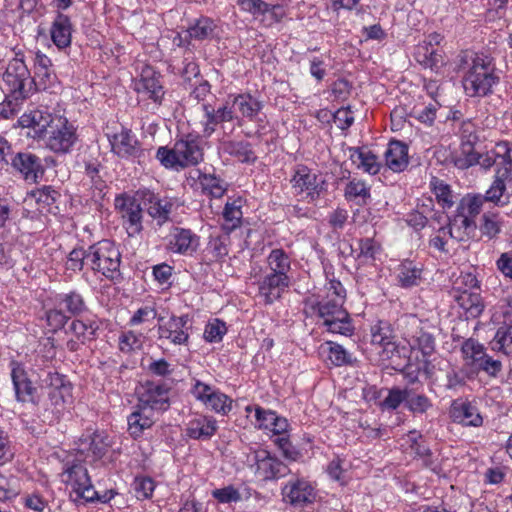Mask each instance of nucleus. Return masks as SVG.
Here are the masks:
<instances>
[{"mask_svg": "<svg viewBox=\"0 0 512 512\" xmlns=\"http://www.w3.org/2000/svg\"><path fill=\"white\" fill-rule=\"evenodd\" d=\"M90 267L113 282H120L123 276L120 271L121 253L118 247L109 240H102L90 246Z\"/></svg>", "mask_w": 512, "mask_h": 512, "instance_id": "7ed1b4c3", "label": "nucleus"}, {"mask_svg": "<svg viewBox=\"0 0 512 512\" xmlns=\"http://www.w3.org/2000/svg\"><path fill=\"white\" fill-rule=\"evenodd\" d=\"M407 389L392 388L388 391V395L380 403L383 410H396L401 403L406 404Z\"/></svg>", "mask_w": 512, "mask_h": 512, "instance_id": "052dcab7", "label": "nucleus"}, {"mask_svg": "<svg viewBox=\"0 0 512 512\" xmlns=\"http://www.w3.org/2000/svg\"><path fill=\"white\" fill-rule=\"evenodd\" d=\"M175 145L183 163L182 168L197 165L203 160L202 136L189 133L177 140Z\"/></svg>", "mask_w": 512, "mask_h": 512, "instance_id": "6ab92c4d", "label": "nucleus"}, {"mask_svg": "<svg viewBox=\"0 0 512 512\" xmlns=\"http://www.w3.org/2000/svg\"><path fill=\"white\" fill-rule=\"evenodd\" d=\"M267 262L270 268V273L287 275L290 270V259L288 255L282 249H273L268 258Z\"/></svg>", "mask_w": 512, "mask_h": 512, "instance_id": "09e8293b", "label": "nucleus"}, {"mask_svg": "<svg viewBox=\"0 0 512 512\" xmlns=\"http://www.w3.org/2000/svg\"><path fill=\"white\" fill-rule=\"evenodd\" d=\"M224 153L238 158L242 163H255L257 156L255 155L252 145L247 141H226L223 143Z\"/></svg>", "mask_w": 512, "mask_h": 512, "instance_id": "c9c22d12", "label": "nucleus"}, {"mask_svg": "<svg viewBox=\"0 0 512 512\" xmlns=\"http://www.w3.org/2000/svg\"><path fill=\"white\" fill-rule=\"evenodd\" d=\"M394 338L392 325L387 321L380 320L371 327V343L373 345L384 348V346H388V343H395Z\"/></svg>", "mask_w": 512, "mask_h": 512, "instance_id": "37998d69", "label": "nucleus"}, {"mask_svg": "<svg viewBox=\"0 0 512 512\" xmlns=\"http://www.w3.org/2000/svg\"><path fill=\"white\" fill-rule=\"evenodd\" d=\"M233 106L238 109L243 117L253 120L261 111L263 104L250 93H242L233 98Z\"/></svg>", "mask_w": 512, "mask_h": 512, "instance_id": "e433bc0d", "label": "nucleus"}, {"mask_svg": "<svg viewBox=\"0 0 512 512\" xmlns=\"http://www.w3.org/2000/svg\"><path fill=\"white\" fill-rule=\"evenodd\" d=\"M403 323V335L410 348L421 351L423 356L432 355L436 346V326L429 320L420 319L416 315L406 316Z\"/></svg>", "mask_w": 512, "mask_h": 512, "instance_id": "20e7f679", "label": "nucleus"}, {"mask_svg": "<svg viewBox=\"0 0 512 512\" xmlns=\"http://www.w3.org/2000/svg\"><path fill=\"white\" fill-rule=\"evenodd\" d=\"M226 332L227 327L225 322L219 319H214L206 325L204 330V339L211 343L220 342Z\"/></svg>", "mask_w": 512, "mask_h": 512, "instance_id": "0e129e2a", "label": "nucleus"}, {"mask_svg": "<svg viewBox=\"0 0 512 512\" xmlns=\"http://www.w3.org/2000/svg\"><path fill=\"white\" fill-rule=\"evenodd\" d=\"M439 104L429 103L425 106H414L410 112V116L417 119L421 123L432 125L438 110Z\"/></svg>", "mask_w": 512, "mask_h": 512, "instance_id": "4d7b16f0", "label": "nucleus"}, {"mask_svg": "<svg viewBox=\"0 0 512 512\" xmlns=\"http://www.w3.org/2000/svg\"><path fill=\"white\" fill-rule=\"evenodd\" d=\"M115 208L121 213L129 235L141 232L143 228L142 207L136 198L128 195L117 196L115 198Z\"/></svg>", "mask_w": 512, "mask_h": 512, "instance_id": "4468645a", "label": "nucleus"}, {"mask_svg": "<svg viewBox=\"0 0 512 512\" xmlns=\"http://www.w3.org/2000/svg\"><path fill=\"white\" fill-rule=\"evenodd\" d=\"M108 139L112 152L119 157L139 156V143L129 130L122 129L119 133L108 135Z\"/></svg>", "mask_w": 512, "mask_h": 512, "instance_id": "b1692460", "label": "nucleus"}, {"mask_svg": "<svg viewBox=\"0 0 512 512\" xmlns=\"http://www.w3.org/2000/svg\"><path fill=\"white\" fill-rule=\"evenodd\" d=\"M62 482L72 487L75 501L83 499L85 502H92L98 498V494L92 485L87 468L81 461H67L61 473Z\"/></svg>", "mask_w": 512, "mask_h": 512, "instance_id": "0eeeda50", "label": "nucleus"}, {"mask_svg": "<svg viewBox=\"0 0 512 512\" xmlns=\"http://www.w3.org/2000/svg\"><path fill=\"white\" fill-rule=\"evenodd\" d=\"M21 492L20 480L18 477L0 473V501H10Z\"/></svg>", "mask_w": 512, "mask_h": 512, "instance_id": "de8ad7c7", "label": "nucleus"}, {"mask_svg": "<svg viewBox=\"0 0 512 512\" xmlns=\"http://www.w3.org/2000/svg\"><path fill=\"white\" fill-rule=\"evenodd\" d=\"M190 318L188 314L181 316H171L169 320L159 325L158 333L160 339H167L175 345H185L189 340V329L188 325Z\"/></svg>", "mask_w": 512, "mask_h": 512, "instance_id": "f3484780", "label": "nucleus"}, {"mask_svg": "<svg viewBox=\"0 0 512 512\" xmlns=\"http://www.w3.org/2000/svg\"><path fill=\"white\" fill-rule=\"evenodd\" d=\"M43 382L47 397L38 408V417L43 423L53 425L62 419L67 405L72 402V384L56 371H49Z\"/></svg>", "mask_w": 512, "mask_h": 512, "instance_id": "f257e3e1", "label": "nucleus"}, {"mask_svg": "<svg viewBox=\"0 0 512 512\" xmlns=\"http://www.w3.org/2000/svg\"><path fill=\"white\" fill-rule=\"evenodd\" d=\"M346 200L352 201L359 206L366 205L370 200V188L364 181L352 179L344 189Z\"/></svg>", "mask_w": 512, "mask_h": 512, "instance_id": "58836bf2", "label": "nucleus"}, {"mask_svg": "<svg viewBox=\"0 0 512 512\" xmlns=\"http://www.w3.org/2000/svg\"><path fill=\"white\" fill-rule=\"evenodd\" d=\"M90 247L85 250L83 248H74L68 255L66 267L68 270L80 271L83 269L84 263L90 265Z\"/></svg>", "mask_w": 512, "mask_h": 512, "instance_id": "13d9d810", "label": "nucleus"}, {"mask_svg": "<svg viewBox=\"0 0 512 512\" xmlns=\"http://www.w3.org/2000/svg\"><path fill=\"white\" fill-rule=\"evenodd\" d=\"M323 183L324 181L320 180L316 173L304 165L296 169L291 179L292 188L296 193L306 192L310 201H315L319 197Z\"/></svg>", "mask_w": 512, "mask_h": 512, "instance_id": "a211bd4d", "label": "nucleus"}, {"mask_svg": "<svg viewBox=\"0 0 512 512\" xmlns=\"http://www.w3.org/2000/svg\"><path fill=\"white\" fill-rule=\"evenodd\" d=\"M200 245V238L190 229L174 227L169 235L167 249L181 255H192Z\"/></svg>", "mask_w": 512, "mask_h": 512, "instance_id": "aec40b11", "label": "nucleus"}, {"mask_svg": "<svg viewBox=\"0 0 512 512\" xmlns=\"http://www.w3.org/2000/svg\"><path fill=\"white\" fill-rule=\"evenodd\" d=\"M59 307L68 312L70 316H78L87 310L82 295L76 291L63 294L59 300Z\"/></svg>", "mask_w": 512, "mask_h": 512, "instance_id": "c03bdc74", "label": "nucleus"}, {"mask_svg": "<svg viewBox=\"0 0 512 512\" xmlns=\"http://www.w3.org/2000/svg\"><path fill=\"white\" fill-rule=\"evenodd\" d=\"M454 297L455 301L466 312L468 317L476 318L483 312L484 304L480 293L463 290Z\"/></svg>", "mask_w": 512, "mask_h": 512, "instance_id": "f704fd0d", "label": "nucleus"}, {"mask_svg": "<svg viewBox=\"0 0 512 512\" xmlns=\"http://www.w3.org/2000/svg\"><path fill=\"white\" fill-rule=\"evenodd\" d=\"M475 144L461 143L460 150L451 154L450 161L458 169L466 170L477 165L478 154Z\"/></svg>", "mask_w": 512, "mask_h": 512, "instance_id": "4c0bfd02", "label": "nucleus"}, {"mask_svg": "<svg viewBox=\"0 0 512 512\" xmlns=\"http://www.w3.org/2000/svg\"><path fill=\"white\" fill-rule=\"evenodd\" d=\"M405 407L414 414H424L432 407V402L426 395L408 388Z\"/></svg>", "mask_w": 512, "mask_h": 512, "instance_id": "8fccbe9b", "label": "nucleus"}, {"mask_svg": "<svg viewBox=\"0 0 512 512\" xmlns=\"http://www.w3.org/2000/svg\"><path fill=\"white\" fill-rule=\"evenodd\" d=\"M485 198L481 194H466L463 196L456 209V213L449 223V234L458 241H466L471 238L476 229V217L482 211Z\"/></svg>", "mask_w": 512, "mask_h": 512, "instance_id": "f03ea898", "label": "nucleus"}, {"mask_svg": "<svg viewBox=\"0 0 512 512\" xmlns=\"http://www.w3.org/2000/svg\"><path fill=\"white\" fill-rule=\"evenodd\" d=\"M328 348L327 359L335 366H343L352 363L350 353H348L342 345L328 341L326 342Z\"/></svg>", "mask_w": 512, "mask_h": 512, "instance_id": "6e6d98bb", "label": "nucleus"}, {"mask_svg": "<svg viewBox=\"0 0 512 512\" xmlns=\"http://www.w3.org/2000/svg\"><path fill=\"white\" fill-rule=\"evenodd\" d=\"M202 109L206 118V121L203 122L202 136L208 138L215 132L216 126L221 122L211 104H203Z\"/></svg>", "mask_w": 512, "mask_h": 512, "instance_id": "69168bd1", "label": "nucleus"}, {"mask_svg": "<svg viewBox=\"0 0 512 512\" xmlns=\"http://www.w3.org/2000/svg\"><path fill=\"white\" fill-rule=\"evenodd\" d=\"M100 328V325L95 320H78L75 319L70 324L69 330L74 333L76 338L81 341L82 344H85L86 341H92L97 338V332Z\"/></svg>", "mask_w": 512, "mask_h": 512, "instance_id": "a19ab883", "label": "nucleus"}, {"mask_svg": "<svg viewBox=\"0 0 512 512\" xmlns=\"http://www.w3.org/2000/svg\"><path fill=\"white\" fill-rule=\"evenodd\" d=\"M501 157L505 166H512V144L509 142H499L496 145V150H491L486 153L478 154L477 165H480L484 169L491 168L495 162L496 158Z\"/></svg>", "mask_w": 512, "mask_h": 512, "instance_id": "2f4dec72", "label": "nucleus"}, {"mask_svg": "<svg viewBox=\"0 0 512 512\" xmlns=\"http://www.w3.org/2000/svg\"><path fill=\"white\" fill-rule=\"evenodd\" d=\"M78 140L76 128L67 118L60 116L46 136V147L54 153H69Z\"/></svg>", "mask_w": 512, "mask_h": 512, "instance_id": "9d476101", "label": "nucleus"}, {"mask_svg": "<svg viewBox=\"0 0 512 512\" xmlns=\"http://www.w3.org/2000/svg\"><path fill=\"white\" fill-rule=\"evenodd\" d=\"M30 82L34 83L36 89L38 90H52L57 86V76L53 72L51 68L48 69H40V71H35L34 77Z\"/></svg>", "mask_w": 512, "mask_h": 512, "instance_id": "5fc2aeb1", "label": "nucleus"}, {"mask_svg": "<svg viewBox=\"0 0 512 512\" xmlns=\"http://www.w3.org/2000/svg\"><path fill=\"white\" fill-rule=\"evenodd\" d=\"M160 78L158 72L152 67L146 66L142 69L140 78L135 81L134 89L143 97L151 99L156 104H161L165 91Z\"/></svg>", "mask_w": 512, "mask_h": 512, "instance_id": "2eb2a0df", "label": "nucleus"}, {"mask_svg": "<svg viewBox=\"0 0 512 512\" xmlns=\"http://www.w3.org/2000/svg\"><path fill=\"white\" fill-rule=\"evenodd\" d=\"M214 21L208 17H201L187 30L189 37L198 41L210 39L216 29Z\"/></svg>", "mask_w": 512, "mask_h": 512, "instance_id": "a18cd8bd", "label": "nucleus"}, {"mask_svg": "<svg viewBox=\"0 0 512 512\" xmlns=\"http://www.w3.org/2000/svg\"><path fill=\"white\" fill-rule=\"evenodd\" d=\"M408 352V349L404 346L400 347L396 343H388V346H384L379 354L383 361L389 362L387 366L395 371H402L409 363Z\"/></svg>", "mask_w": 512, "mask_h": 512, "instance_id": "7c9ffc66", "label": "nucleus"}, {"mask_svg": "<svg viewBox=\"0 0 512 512\" xmlns=\"http://www.w3.org/2000/svg\"><path fill=\"white\" fill-rule=\"evenodd\" d=\"M285 17L284 7L281 5H270L266 3V9L258 20L263 23L264 26L270 27L273 24L279 23Z\"/></svg>", "mask_w": 512, "mask_h": 512, "instance_id": "680f3d73", "label": "nucleus"}, {"mask_svg": "<svg viewBox=\"0 0 512 512\" xmlns=\"http://www.w3.org/2000/svg\"><path fill=\"white\" fill-rule=\"evenodd\" d=\"M415 58L421 66L432 71H438L444 65L442 53L431 44L420 45L415 53Z\"/></svg>", "mask_w": 512, "mask_h": 512, "instance_id": "72a5a7b5", "label": "nucleus"}, {"mask_svg": "<svg viewBox=\"0 0 512 512\" xmlns=\"http://www.w3.org/2000/svg\"><path fill=\"white\" fill-rule=\"evenodd\" d=\"M282 499L293 507H305L316 499V492L304 478H292L281 489Z\"/></svg>", "mask_w": 512, "mask_h": 512, "instance_id": "f8f14e48", "label": "nucleus"}, {"mask_svg": "<svg viewBox=\"0 0 512 512\" xmlns=\"http://www.w3.org/2000/svg\"><path fill=\"white\" fill-rule=\"evenodd\" d=\"M10 165L29 183H38L45 174L41 158L28 151L15 153L10 159Z\"/></svg>", "mask_w": 512, "mask_h": 512, "instance_id": "ddd939ff", "label": "nucleus"}, {"mask_svg": "<svg viewBox=\"0 0 512 512\" xmlns=\"http://www.w3.org/2000/svg\"><path fill=\"white\" fill-rule=\"evenodd\" d=\"M127 424L129 434L137 439L154 424L153 412L137 405V409L127 417Z\"/></svg>", "mask_w": 512, "mask_h": 512, "instance_id": "c756f323", "label": "nucleus"}, {"mask_svg": "<svg viewBox=\"0 0 512 512\" xmlns=\"http://www.w3.org/2000/svg\"><path fill=\"white\" fill-rule=\"evenodd\" d=\"M257 469L265 480H277L291 473L290 468L268 451L256 455Z\"/></svg>", "mask_w": 512, "mask_h": 512, "instance_id": "4be33fe9", "label": "nucleus"}, {"mask_svg": "<svg viewBox=\"0 0 512 512\" xmlns=\"http://www.w3.org/2000/svg\"><path fill=\"white\" fill-rule=\"evenodd\" d=\"M217 421L210 416L199 415L186 426V435L195 440H209L217 431Z\"/></svg>", "mask_w": 512, "mask_h": 512, "instance_id": "a878e982", "label": "nucleus"}, {"mask_svg": "<svg viewBox=\"0 0 512 512\" xmlns=\"http://www.w3.org/2000/svg\"><path fill=\"white\" fill-rule=\"evenodd\" d=\"M157 159L165 168H182L180 155L176 152V145L172 149L167 147H159L156 153Z\"/></svg>", "mask_w": 512, "mask_h": 512, "instance_id": "bf43d9fd", "label": "nucleus"}, {"mask_svg": "<svg viewBox=\"0 0 512 512\" xmlns=\"http://www.w3.org/2000/svg\"><path fill=\"white\" fill-rule=\"evenodd\" d=\"M60 116L52 115L46 110H33L21 116L19 123L22 127L30 128L29 135L34 139H44Z\"/></svg>", "mask_w": 512, "mask_h": 512, "instance_id": "dca6fc26", "label": "nucleus"}, {"mask_svg": "<svg viewBox=\"0 0 512 512\" xmlns=\"http://www.w3.org/2000/svg\"><path fill=\"white\" fill-rule=\"evenodd\" d=\"M30 71L25 62L19 58H13L3 74V91L14 99H25L28 96L26 85L30 82Z\"/></svg>", "mask_w": 512, "mask_h": 512, "instance_id": "1a4fd4ad", "label": "nucleus"}, {"mask_svg": "<svg viewBox=\"0 0 512 512\" xmlns=\"http://www.w3.org/2000/svg\"><path fill=\"white\" fill-rule=\"evenodd\" d=\"M498 80L490 62L486 58L476 57L463 79V86L470 97L486 96L492 92V87Z\"/></svg>", "mask_w": 512, "mask_h": 512, "instance_id": "423d86ee", "label": "nucleus"}, {"mask_svg": "<svg viewBox=\"0 0 512 512\" xmlns=\"http://www.w3.org/2000/svg\"><path fill=\"white\" fill-rule=\"evenodd\" d=\"M11 378L17 401L22 403L30 402L36 404L35 395L37 388L28 378L25 370L20 366L14 367L11 372Z\"/></svg>", "mask_w": 512, "mask_h": 512, "instance_id": "393cba45", "label": "nucleus"}, {"mask_svg": "<svg viewBox=\"0 0 512 512\" xmlns=\"http://www.w3.org/2000/svg\"><path fill=\"white\" fill-rule=\"evenodd\" d=\"M143 204L148 214L162 225L169 221L174 203L169 198H160L151 191L143 192Z\"/></svg>", "mask_w": 512, "mask_h": 512, "instance_id": "5701e85b", "label": "nucleus"}, {"mask_svg": "<svg viewBox=\"0 0 512 512\" xmlns=\"http://www.w3.org/2000/svg\"><path fill=\"white\" fill-rule=\"evenodd\" d=\"M454 415L466 426L478 427L483 423V418L477 408L469 402L462 403L459 408H456Z\"/></svg>", "mask_w": 512, "mask_h": 512, "instance_id": "49530a36", "label": "nucleus"}, {"mask_svg": "<svg viewBox=\"0 0 512 512\" xmlns=\"http://www.w3.org/2000/svg\"><path fill=\"white\" fill-rule=\"evenodd\" d=\"M505 181L512 182L511 167L504 166L497 170L494 182L486 191L485 195H482L483 198H485V202L489 201L496 204L501 202V198L506 190Z\"/></svg>", "mask_w": 512, "mask_h": 512, "instance_id": "473e14b6", "label": "nucleus"}, {"mask_svg": "<svg viewBox=\"0 0 512 512\" xmlns=\"http://www.w3.org/2000/svg\"><path fill=\"white\" fill-rule=\"evenodd\" d=\"M108 446L107 436L103 433L94 432L87 438L81 439L80 451L88 450L93 457L100 459L106 454Z\"/></svg>", "mask_w": 512, "mask_h": 512, "instance_id": "79ce46f5", "label": "nucleus"}, {"mask_svg": "<svg viewBox=\"0 0 512 512\" xmlns=\"http://www.w3.org/2000/svg\"><path fill=\"white\" fill-rule=\"evenodd\" d=\"M408 442L411 450L420 458L426 467L434 469V461L432 459V451L423 439V436L416 430H412L407 434Z\"/></svg>", "mask_w": 512, "mask_h": 512, "instance_id": "ea45409f", "label": "nucleus"}, {"mask_svg": "<svg viewBox=\"0 0 512 512\" xmlns=\"http://www.w3.org/2000/svg\"><path fill=\"white\" fill-rule=\"evenodd\" d=\"M199 183L201 184L203 191L208 192L214 198L222 197L226 191L221 179L216 177L214 174H201L199 176Z\"/></svg>", "mask_w": 512, "mask_h": 512, "instance_id": "864d4df0", "label": "nucleus"}, {"mask_svg": "<svg viewBox=\"0 0 512 512\" xmlns=\"http://www.w3.org/2000/svg\"><path fill=\"white\" fill-rule=\"evenodd\" d=\"M479 229L483 236L491 240L500 233L501 225L495 214L485 213L482 216V223Z\"/></svg>", "mask_w": 512, "mask_h": 512, "instance_id": "e2e57ef3", "label": "nucleus"}, {"mask_svg": "<svg viewBox=\"0 0 512 512\" xmlns=\"http://www.w3.org/2000/svg\"><path fill=\"white\" fill-rule=\"evenodd\" d=\"M343 304L344 301L331 298L317 302L312 308L323 319V325L329 332L351 336L354 327L349 313L343 308Z\"/></svg>", "mask_w": 512, "mask_h": 512, "instance_id": "39448f33", "label": "nucleus"}, {"mask_svg": "<svg viewBox=\"0 0 512 512\" xmlns=\"http://www.w3.org/2000/svg\"><path fill=\"white\" fill-rule=\"evenodd\" d=\"M290 285L288 275L267 273L259 282V295L264 298L266 304H272L278 300L284 290Z\"/></svg>", "mask_w": 512, "mask_h": 512, "instance_id": "412c9836", "label": "nucleus"}, {"mask_svg": "<svg viewBox=\"0 0 512 512\" xmlns=\"http://www.w3.org/2000/svg\"><path fill=\"white\" fill-rule=\"evenodd\" d=\"M384 156L386 166L394 172H402L408 166V147L401 141H390Z\"/></svg>", "mask_w": 512, "mask_h": 512, "instance_id": "cd10ccee", "label": "nucleus"}, {"mask_svg": "<svg viewBox=\"0 0 512 512\" xmlns=\"http://www.w3.org/2000/svg\"><path fill=\"white\" fill-rule=\"evenodd\" d=\"M420 277L421 270L413 262L406 261L400 265L397 278L402 287L409 288L418 285Z\"/></svg>", "mask_w": 512, "mask_h": 512, "instance_id": "3c124183", "label": "nucleus"}, {"mask_svg": "<svg viewBox=\"0 0 512 512\" xmlns=\"http://www.w3.org/2000/svg\"><path fill=\"white\" fill-rule=\"evenodd\" d=\"M465 364L473 372H485L496 377L502 369V363L486 353L485 347L473 338L466 339L461 346Z\"/></svg>", "mask_w": 512, "mask_h": 512, "instance_id": "6e6552de", "label": "nucleus"}, {"mask_svg": "<svg viewBox=\"0 0 512 512\" xmlns=\"http://www.w3.org/2000/svg\"><path fill=\"white\" fill-rule=\"evenodd\" d=\"M228 254V248L221 238H213L206 248V257L209 262H216Z\"/></svg>", "mask_w": 512, "mask_h": 512, "instance_id": "774afa93", "label": "nucleus"}, {"mask_svg": "<svg viewBox=\"0 0 512 512\" xmlns=\"http://www.w3.org/2000/svg\"><path fill=\"white\" fill-rule=\"evenodd\" d=\"M50 35L52 42L58 49L68 48L72 40V23L70 18L58 12L51 24Z\"/></svg>", "mask_w": 512, "mask_h": 512, "instance_id": "bb28decb", "label": "nucleus"}, {"mask_svg": "<svg viewBox=\"0 0 512 512\" xmlns=\"http://www.w3.org/2000/svg\"><path fill=\"white\" fill-rule=\"evenodd\" d=\"M169 391L163 382L146 381L138 389V405L151 412L165 411L169 408Z\"/></svg>", "mask_w": 512, "mask_h": 512, "instance_id": "9b49d317", "label": "nucleus"}, {"mask_svg": "<svg viewBox=\"0 0 512 512\" xmlns=\"http://www.w3.org/2000/svg\"><path fill=\"white\" fill-rule=\"evenodd\" d=\"M495 345L505 354L512 356V326H503L497 330Z\"/></svg>", "mask_w": 512, "mask_h": 512, "instance_id": "338daca9", "label": "nucleus"}, {"mask_svg": "<svg viewBox=\"0 0 512 512\" xmlns=\"http://www.w3.org/2000/svg\"><path fill=\"white\" fill-rule=\"evenodd\" d=\"M350 159L357 168L364 172L375 175L379 172L381 164L378 157L365 147H352L349 149Z\"/></svg>", "mask_w": 512, "mask_h": 512, "instance_id": "c85d7f7f", "label": "nucleus"}, {"mask_svg": "<svg viewBox=\"0 0 512 512\" xmlns=\"http://www.w3.org/2000/svg\"><path fill=\"white\" fill-rule=\"evenodd\" d=\"M431 186L432 191L442 208L449 209L454 205V195L448 184L443 180L434 179L431 181Z\"/></svg>", "mask_w": 512, "mask_h": 512, "instance_id": "603ef678", "label": "nucleus"}]
</instances>
